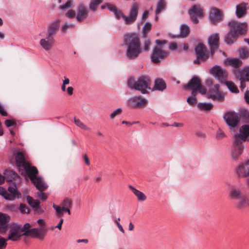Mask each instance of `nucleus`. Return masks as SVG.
I'll return each instance as SVG.
<instances>
[{"instance_id":"7ed1b4c3","label":"nucleus","mask_w":249,"mask_h":249,"mask_svg":"<svg viewBox=\"0 0 249 249\" xmlns=\"http://www.w3.org/2000/svg\"><path fill=\"white\" fill-rule=\"evenodd\" d=\"M23 168V172H24V171H25L30 180L38 190L44 191L47 188L48 186L44 182L43 179L37 176L38 171L36 167L31 166L30 163H29Z\"/></svg>"},{"instance_id":"a211bd4d","label":"nucleus","mask_w":249,"mask_h":249,"mask_svg":"<svg viewBox=\"0 0 249 249\" xmlns=\"http://www.w3.org/2000/svg\"><path fill=\"white\" fill-rule=\"evenodd\" d=\"M55 43L54 37L48 36L41 38L39 41V44L43 49L47 52L50 51L53 47Z\"/></svg>"},{"instance_id":"a18cd8bd","label":"nucleus","mask_w":249,"mask_h":249,"mask_svg":"<svg viewBox=\"0 0 249 249\" xmlns=\"http://www.w3.org/2000/svg\"><path fill=\"white\" fill-rule=\"evenodd\" d=\"M53 208L55 209L56 211V215L58 217H62L64 215V210L63 208L56 205L55 204L53 205Z\"/></svg>"},{"instance_id":"4be33fe9","label":"nucleus","mask_w":249,"mask_h":249,"mask_svg":"<svg viewBox=\"0 0 249 249\" xmlns=\"http://www.w3.org/2000/svg\"><path fill=\"white\" fill-rule=\"evenodd\" d=\"M10 220V216L7 214L0 213V233H5L9 227L8 223Z\"/></svg>"},{"instance_id":"5fc2aeb1","label":"nucleus","mask_w":249,"mask_h":249,"mask_svg":"<svg viewBox=\"0 0 249 249\" xmlns=\"http://www.w3.org/2000/svg\"><path fill=\"white\" fill-rule=\"evenodd\" d=\"M74 24L66 23L62 27L61 31L62 32L65 33L68 29H72L74 28Z\"/></svg>"},{"instance_id":"6ab92c4d","label":"nucleus","mask_w":249,"mask_h":249,"mask_svg":"<svg viewBox=\"0 0 249 249\" xmlns=\"http://www.w3.org/2000/svg\"><path fill=\"white\" fill-rule=\"evenodd\" d=\"M210 72L212 74L214 75L215 78L221 81L225 80L227 77V72L218 66L213 67L211 69Z\"/></svg>"},{"instance_id":"0eeeda50","label":"nucleus","mask_w":249,"mask_h":249,"mask_svg":"<svg viewBox=\"0 0 249 249\" xmlns=\"http://www.w3.org/2000/svg\"><path fill=\"white\" fill-rule=\"evenodd\" d=\"M169 55V53L163 50L162 47L155 46L151 55L152 62L155 64L160 63L161 60L165 59Z\"/></svg>"},{"instance_id":"a19ab883","label":"nucleus","mask_w":249,"mask_h":249,"mask_svg":"<svg viewBox=\"0 0 249 249\" xmlns=\"http://www.w3.org/2000/svg\"><path fill=\"white\" fill-rule=\"evenodd\" d=\"M241 200L238 205V207L242 208L247 206L249 207V198L247 197H243L241 198Z\"/></svg>"},{"instance_id":"a878e982","label":"nucleus","mask_w":249,"mask_h":249,"mask_svg":"<svg viewBox=\"0 0 249 249\" xmlns=\"http://www.w3.org/2000/svg\"><path fill=\"white\" fill-rule=\"evenodd\" d=\"M222 15L220 10L216 8H212L210 14V19L212 23L215 24L220 21Z\"/></svg>"},{"instance_id":"37998d69","label":"nucleus","mask_w":249,"mask_h":249,"mask_svg":"<svg viewBox=\"0 0 249 249\" xmlns=\"http://www.w3.org/2000/svg\"><path fill=\"white\" fill-rule=\"evenodd\" d=\"M151 24L149 22H146L142 28V34L143 37L146 38L147 36V33L151 30Z\"/></svg>"},{"instance_id":"20e7f679","label":"nucleus","mask_w":249,"mask_h":249,"mask_svg":"<svg viewBox=\"0 0 249 249\" xmlns=\"http://www.w3.org/2000/svg\"><path fill=\"white\" fill-rule=\"evenodd\" d=\"M31 227L30 224L28 223L24 224L23 226L17 223L10 224L8 227L9 232L6 240L12 241L18 240L21 236H24L23 232H24L26 229L30 228Z\"/></svg>"},{"instance_id":"58836bf2","label":"nucleus","mask_w":249,"mask_h":249,"mask_svg":"<svg viewBox=\"0 0 249 249\" xmlns=\"http://www.w3.org/2000/svg\"><path fill=\"white\" fill-rule=\"evenodd\" d=\"M165 5L166 3L164 0H159L156 10V15L159 14L164 9Z\"/></svg>"},{"instance_id":"f3484780","label":"nucleus","mask_w":249,"mask_h":249,"mask_svg":"<svg viewBox=\"0 0 249 249\" xmlns=\"http://www.w3.org/2000/svg\"><path fill=\"white\" fill-rule=\"evenodd\" d=\"M234 139H239V141L242 143L246 141H249V125H242L240 128L239 133L235 135Z\"/></svg>"},{"instance_id":"c9c22d12","label":"nucleus","mask_w":249,"mask_h":249,"mask_svg":"<svg viewBox=\"0 0 249 249\" xmlns=\"http://www.w3.org/2000/svg\"><path fill=\"white\" fill-rule=\"evenodd\" d=\"M103 0H91L89 3V8L92 11L97 10L98 6L103 2Z\"/></svg>"},{"instance_id":"864d4df0","label":"nucleus","mask_w":249,"mask_h":249,"mask_svg":"<svg viewBox=\"0 0 249 249\" xmlns=\"http://www.w3.org/2000/svg\"><path fill=\"white\" fill-rule=\"evenodd\" d=\"M122 112V109L121 108H118L110 114V118L111 119H113L117 115L121 114Z\"/></svg>"},{"instance_id":"c85d7f7f","label":"nucleus","mask_w":249,"mask_h":249,"mask_svg":"<svg viewBox=\"0 0 249 249\" xmlns=\"http://www.w3.org/2000/svg\"><path fill=\"white\" fill-rule=\"evenodd\" d=\"M4 178L8 182L12 181L19 176L16 172L12 170H6L4 172Z\"/></svg>"},{"instance_id":"9b49d317","label":"nucleus","mask_w":249,"mask_h":249,"mask_svg":"<svg viewBox=\"0 0 249 249\" xmlns=\"http://www.w3.org/2000/svg\"><path fill=\"white\" fill-rule=\"evenodd\" d=\"M224 119L228 125L234 127L239 122L240 117L235 112L230 111L225 114Z\"/></svg>"},{"instance_id":"423d86ee","label":"nucleus","mask_w":249,"mask_h":249,"mask_svg":"<svg viewBox=\"0 0 249 249\" xmlns=\"http://www.w3.org/2000/svg\"><path fill=\"white\" fill-rule=\"evenodd\" d=\"M184 89H192V94L195 95L199 92L202 94H205L207 90L206 88L201 84L200 79L196 77H193L187 84H185L183 86Z\"/></svg>"},{"instance_id":"2eb2a0df","label":"nucleus","mask_w":249,"mask_h":249,"mask_svg":"<svg viewBox=\"0 0 249 249\" xmlns=\"http://www.w3.org/2000/svg\"><path fill=\"white\" fill-rule=\"evenodd\" d=\"M8 191L3 187H0V195L3 196L7 200H13L18 195V192L17 190L16 187L10 186L8 188Z\"/></svg>"},{"instance_id":"052dcab7","label":"nucleus","mask_w":249,"mask_h":249,"mask_svg":"<svg viewBox=\"0 0 249 249\" xmlns=\"http://www.w3.org/2000/svg\"><path fill=\"white\" fill-rule=\"evenodd\" d=\"M225 136L224 132L221 130L219 129L216 134V138L217 139H221L224 138Z\"/></svg>"},{"instance_id":"1a4fd4ad","label":"nucleus","mask_w":249,"mask_h":249,"mask_svg":"<svg viewBox=\"0 0 249 249\" xmlns=\"http://www.w3.org/2000/svg\"><path fill=\"white\" fill-rule=\"evenodd\" d=\"M196 55V59L194 60V63L198 65L200 63V61H205L209 58V54L207 53V48L206 46L202 44H198L195 49Z\"/></svg>"},{"instance_id":"9d476101","label":"nucleus","mask_w":249,"mask_h":249,"mask_svg":"<svg viewBox=\"0 0 249 249\" xmlns=\"http://www.w3.org/2000/svg\"><path fill=\"white\" fill-rule=\"evenodd\" d=\"M236 173L239 178H247V183L249 186V160L241 163L237 167Z\"/></svg>"},{"instance_id":"72a5a7b5","label":"nucleus","mask_w":249,"mask_h":249,"mask_svg":"<svg viewBox=\"0 0 249 249\" xmlns=\"http://www.w3.org/2000/svg\"><path fill=\"white\" fill-rule=\"evenodd\" d=\"M154 88L156 90H163L166 88V84L161 79H157L155 81Z\"/></svg>"},{"instance_id":"338daca9","label":"nucleus","mask_w":249,"mask_h":249,"mask_svg":"<svg viewBox=\"0 0 249 249\" xmlns=\"http://www.w3.org/2000/svg\"><path fill=\"white\" fill-rule=\"evenodd\" d=\"M177 48V44L176 43H172L170 44L169 49L171 50H175Z\"/></svg>"},{"instance_id":"f03ea898","label":"nucleus","mask_w":249,"mask_h":249,"mask_svg":"<svg viewBox=\"0 0 249 249\" xmlns=\"http://www.w3.org/2000/svg\"><path fill=\"white\" fill-rule=\"evenodd\" d=\"M152 81L149 76L147 75H142L137 80H135L133 77L128 79L127 81L128 86L145 94L147 92V89H151Z\"/></svg>"},{"instance_id":"13d9d810","label":"nucleus","mask_w":249,"mask_h":249,"mask_svg":"<svg viewBox=\"0 0 249 249\" xmlns=\"http://www.w3.org/2000/svg\"><path fill=\"white\" fill-rule=\"evenodd\" d=\"M76 14L74 10L71 9L69 10L66 13V16L70 18H72L75 17Z\"/></svg>"},{"instance_id":"f257e3e1","label":"nucleus","mask_w":249,"mask_h":249,"mask_svg":"<svg viewBox=\"0 0 249 249\" xmlns=\"http://www.w3.org/2000/svg\"><path fill=\"white\" fill-rule=\"evenodd\" d=\"M124 43L127 46L126 55L129 59L137 58L142 53L140 40L136 34H126L124 36Z\"/></svg>"},{"instance_id":"f8f14e48","label":"nucleus","mask_w":249,"mask_h":249,"mask_svg":"<svg viewBox=\"0 0 249 249\" xmlns=\"http://www.w3.org/2000/svg\"><path fill=\"white\" fill-rule=\"evenodd\" d=\"M244 149L243 143L239 141V139H234L231 149V157L233 160H238Z\"/></svg>"},{"instance_id":"473e14b6","label":"nucleus","mask_w":249,"mask_h":249,"mask_svg":"<svg viewBox=\"0 0 249 249\" xmlns=\"http://www.w3.org/2000/svg\"><path fill=\"white\" fill-rule=\"evenodd\" d=\"M129 188L137 197L138 200L144 201L146 199V196L142 192H140L131 186H129Z\"/></svg>"},{"instance_id":"e2e57ef3","label":"nucleus","mask_w":249,"mask_h":249,"mask_svg":"<svg viewBox=\"0 0 249 249\" xmlns=\"http://www.w3.org/2000/svg\"><path fill=\"white\" fill-rule=\"evenodd\" d=\"M0 113L3 116H7L8 115L7 113L4 110L1 105H0Z\"/></svg>"},{"instance_id":"bf43d9fd","label":"nucleus","mask_w":249,"mask_h":249,"mask_svg":"<svg viewBox=\"0 0 249 249\" xmlns=\"http://www.w3.org/2000/svg\"><path fill=\"white\" fill-rule=\"evenodd\" d=\"M5 124L8 127L15 125L16 124V123L10 120H6L5 121Z\"/></svg>"},{"instance_id":"4c0bfd02","label":"nucleus","mask_w":249,"mask_h":249,"mask_svg":"<svg viewBox=\"0 0 249 249\" xmlns=\"http://www.w3.org/2000/svg\"><path fill=\"white\" fill-rule=\"evenodd\" d=\"M240 79L246 80L247 81H249V67H245L240 72Z\"/></svg>"},{"instance_id":"cd10ccee","label":"nucleus","mask_w":249,"mask_h":249,"mask_svg":"<svg viewBox=\"0 0 249 249\" xmlns=\"http://www.w3.org/2000/svg\"><path fill=\"white\" fill-rule=\"evenodd\" d=\"M238 36L230 28V32L225 36V41L228 44H232L238 38Z\"/></svg>"},{"instance_id":"ea45409f","label":"nucleus","mask_w":249,"mask_h":249,"mask_svg":"<svg viewBox=\"0 0 249 249\" xmlns=\"http://www.w3.org/2000/svg\"><path fill=\"white\" fill-rule=\"evenodd\" d=\"M225 84L230 90L232 92L238 93L239 92L237 86L232 82L227 81Z\"/></svg>"},{"instance_id":"5701e85b","label":"nucleus","mask_w":249,"mask_h":249,"mask_svg":"<svg viewBox=\"0 0 249 249\" xmlns=\"http://www.w3.org/2000/svg\"><path fill=\"white\" fill-rule=\"evenodd\" d=\"M60 27L59 20H55L49 23L47 28V36L54 37Z\"/></svg>"},{"instance_id":"8fccbe9b","label":"nucleus","mask_w":249,"mask_h":249,"mask_svg":"<svg viewBox=\"0 0 249 249\" xmlns=\"http://www.w3.org/2000/svg\"><path fill=\"white\" fill-rule=\"evenodd\" d=\"M196 95L194 96L191 94V96L187 98V102L189 104L194 106L196 104L197 99L196 98Z\"/></svg>"},{"instance_id":"393cba45","label":"nucleus","mask_w":249,"mask_h":249,"mask_svg":"<svg viewBox=\"0 0 249 249\" xmlns=\"http://www.w3.org/2000/svg\"><path fill=\"white\" fill-rule=\"evenodd\" d=\"M15 160L17 166L20 169L24 167L29 162L27 161L24 154L20 151L17 152L15 154Z\"/></svg>"},{"instance_id":"603ef678","label":"nucleus","mask_w":249,"mask_h":249,"mask_svg":"<svg viewBox=\"0 0 249 249\" xmlns=\"http://www.w3.org/2000/svg\"><path fill=\"white\" fill-rule=\"evenodd\" d=\"M72 0H68L65 4L59 6L60 9H67L71 7L72 5Z\"/></svg>"},{"instance_id":"49530a36","label":"nucleus","mask_w":249,"mask_h":249,"mask_svg":"<svg viewBox=\"0 0 249 249\" xmlns=\"http://www.w3.org/2000/svg\"><path fill=\"white\" fill-rule=\"evenodd\" d=\"M144 41L143 42V50L144 51L147 52L149 50L151 44V41L150 38H147L146 36V38H144Z\"/></svg>"},{"instance_id":"680f3d73","label":"nucleus","mask_w":249,"mask_h":249,"mask_svg":"<svg viewBox=\"0 0 249 249\" xmlns=\"http://www.w3.org/2000/svg\"><path fill=\"white\" fill-rule=\"evenodd\" d=\"M167 42V41L165 40H156V44H157V46H160L161 47V45L162 44H166Z\"/></svg>"},{"instance_id":"c756f323","label":"nucleus","mask_w":249,"mask_h":249,"mask_svg":"<svg viewBox=\"0 0 249 249\" xmlns=\"http://www.w3.org/2000/svg\"><path fill=\"white\" fill-rule=\"evenodd\" d=\"M226 63L229 65L232 66V67L237 68L240 67L242 65V62L239 59L234 58V59H231L227 58L226 60Z\"/></svg>"},{"instance_id":"7c9ffc66","label":"nucleus","mask_w":249,"mask_h":249,"mask_svg":"<svg viewBox=\"0 0 249 249\" xmlns=\"http://www.w3.org/2000/svg\"><path fill=\"white\" fill-rule=\"evenodd\" d=\"M27 201L35 211H37L40 204V202L39 201L35 200L31 196H27Z\"/></svg>"},{"instance_id":"09e8293b","label":"nucleus","mask_w":249,"mask_h":249,"mask_svg":"<svg viewBox=\"0 0 249 249\" xmlns=\"http://www.w3.org/2000/svg\"><path fill=\"white\" fill-rule=\"evenodd\" d=\"M106 8H108L110 11L113 13L117 9L115 6L109 3H107L101 6L102 9H104Z\"/></svg>"},{"instance_id":"bb28decb","label":"nucleus","mask_w":249,"mask_h":249,"mask_svg":"<svg viewBox=\"0 0 249 249\" xmlns=\"http://www.w3.org/2000/svg\"><path fill=\"white\" fill-rule=\"evenodd\" d=\"M247 3L242 2L236 5V15L237 18H241L247 14Z\"/></svg>"},{"instance_id":"6e6552de","label":"nucleus","mask_w":249,"mask_h":249,"mask_svg":"<svg viewBox=\"0 0 249 249\" xmlns=\"http://www.w3.org/2000/svg\"><path fill=\"white\" fill-rule=\"evenodd\" d=\"M46 232L47 230L45 228L42 227L39 228L27 229L23 232V235L25 236H29L43 240L46 234Z\"/></svg>"},{"instance_id":"f704fd0d","label":"nucleus","mask_w":249,"mask_h":249,"mask_svg":"<svg viewBox=\"0 0 249 249\" xmlns=\"http://www.w3.org/2000/svg\"><path fill=\"white\" fill-rule=\"evenodd\" d=\"M213 106L211 103H199L197 104V107L203 111H209L212 109Z\"/></svg>"},{"instance_id":"4468645a","label":"nucleus","mask_w":249,"mask_h":249,"mask_svg":"<svg viewBox=\"0 0 249 249\" xmlns=\"http://www.w3.org/2000/svg\"><path fill=\"white\" fill-rule=\"evenodd\" d=\"M127 103L130 107L136 108L144 107L147 105L148 101L141 96H135L129 99Z\"/></svg>"},{"instance_id":"de8ad7c7","label":"nucleus","mask_w":249,"mask_h":249,"mask_svg":"<svg viewBox=\"0 0 249 249\" xmlns=\"http://www.w3.org/2000/svg\"><path fill=\"white\" fill-rule=\"evenodd\" d=\"M19 211L22 213H29L30 212V210L28 207L23 203H20L19 206Z\"/></svg>"},{"instance_id":"3c124183","label":"nucleus","mask_w":249,"mask_h":249,"mask_svg":"<svg viewBox=\"0 0 249 249\" xmlns=\"http://www.w3.org/2000/svg\"><path fill=\"white\" fill-rule=\"evenodd\" d=\"M62 208H71L72 205V201L69 198L65 199L62 202Z\"/></svg>"},{"instance_id":"c03bdc74","label":"nucleus","mask_w":249,"mask_h":249,"mask_svg":"<svg viewBox=\"0 0 249 249\" xmlns=\"http://www.w3.org/2000/svg\"><path fill=\"white\" fill-rule=\"evenodd\" d=\"M239 54L240 57L242 58H247L249 56V52L248 50L245 47L242 48L239 50Z\"/></svg>"},{"instance_id":"4d7b16f0","label":"nucleus","mask_w":249,"mask_h":249,"mask_svg":"<svg viewBox=\"0 0 249 249\" xmlns=\"http://www.w3.org/2000/svg\"><path fill=\"white\" fill-rule=\"evenodd\" d=\"M7 240L0 236V249H3L7 246Z\"/></svg>"},{"instance_id":"79ce46f5","label":"nucleus","mask_w":249,"mask_h":249,"mask_svg":"<svg viewBox=\"0 0 249 249\" xmlns=\"http://www.w3.org/2000/svg\"><path fill=\"white\" fill-rule=\"evenodd\" d=\"M74 122L75 124L80 128L84 130H90V128L87 127V125L84 124L79 119L75 117L74 118Z\"/></svg>"},{"instance_id":"ddd939ff","label":"nucleus","mask_w":249,"mask_h":249,"mask_svg":"<svg viewBox=\"0 0 249 249\" xmlns=\"http://www.w3.org/2000/svg\"><path fill=\"white\" fill-rule=\"evenodd\" d=\"M229 25L232 29V31H234L238 36L243 35L247 32V23H239L236 21L233 20L229 23Z\"/></svg>"},{"instance_id":"aec40b11","label":"nucleus","mask_w":249,"mask_h":249,"mask_svg":"<svg viewBox=\"0 0 249 249\" xmlns=\"http://www.w3.org/2000/svg\"><path fill=\"white\" fill-rule=\"evenodd\" d=\"M189 13L192 21L195 24H196L198 22L197 17H202L203 13V10L200 6L195 5L189 10Z\"/></svg>"},{"instance_id":"dca6fc26","label":"nucleus","mask_w":249,"mask_h":249,"mask_svg":"<svg viewBox=\"0 0 249 249\" xmlns=\"http://www.w3.org/2000/svg\"><path fill=\"white\" fill-rule=\"evenodd\" d=\"M219 85L218 84L214 85L209 90L207 97L209 99L213 100H217L221 102L224 99V96L219 90Z\"/></svg>"},{"instance_id":"b1692460","label":"nucleus","mask_w":249,"mask_h":249,"mask_svg":"<svg viewBox=\"0 0 249 249\" xmlns=\"http://www.w3.org/2000/svg\"><path fill=\"white\" fill-rule=\"evenodd\" d=\"M219 36L217 34L211 35L209 38V45L211 48V51L213 54L218 49L219 43Z\"/></svg>"},{"instance_id":"39448f33","label":"nucleus","mask_w":249,"mask_h":249,"mask_svg":"<svg viewBox=\"0 0 249 249\" xmlns=\"http://www.w3.org/2000/svg\"><path fill=\"white\" fill-rule=\"evenodd\" d=\"M139 9V5L137 2H134L131 6L128 16H125L117 9L114 11V14L117 19L123 18L126 25H130L134 23L137 18Z\"/></svg>"},{"instance_id":"e433bc0d","label":"nucleus","mask_w":249,"mask_h":249,"mask_svg":"<svg viewBox=\"0 0 249 249\" xmlns=\"http://www.w3.org/2000/svg\"><path fill=\"white\" fill-rule=\"evenodd\" d=\"M190 28L186 24H182L180 27V36L182 37H187L190 34Z\"/></svg>"},{"instance_id":"412c9836","label":"nucleus","mask_w":249,"mask_h":249,"mask_svg":"<svg viewBox=\"0 0 249 249\" xmlns=\"http://www.w3.org/2000/svg\"><path fill=\"white\" fill-rule=\"evenodd\" d=\"M76 20L79 22L83 21L89 15V11L86 5L84 4H80L78 5L77 9Z\"/></svg>"},{"instance_id":"69168bd1","label":"nucleus","mask_w":249,"mask_h":249,"mask_svg":"<svg viewBox=\"0 0 249 249\" xmlns=\"http://www.w3.org/2000/svg\"><path fill=\"white\" fill-rule=\"evenodd\" d=\"M37 222L38 224V225L41 226V227H44V228H45V222L43 219H39L37 220Z\"/></svg>"},{"instance_id":"2f4dec72","label":"nucleus","mask_w":249,"mask_h":249,"mask_svg":"<svg viewBox=\"0 0 249 249\" xmlns=\"http://www.w3.org/2000/svg\"><path fill=\"white\" fill-rule=\"evenodd\" d=\"M229 196L231 199H240L242 197V194L238 189L232 187Z\"/></svg>"},{"instance_id":"6e6d98bb","label":"nucleus","mask_w":249,"mask_h":249,"mask_svg":"<svg viewBox=\"0 0 249 249\" xmlns=\"http://www.w3.org/2000/svg\"><path fill=\"white\" fill-rule=\"evenodd\" d=\"M39 191V192L36 193V196L41 199L42 201H45L47 199V196L44 193H42V191Z\"/></svg>"},{"instance_id":"0e129e2a","label":"nucleus","mask_w":249,"mask_h":249,"mask_svg":"<svg viewBox=\"0 0 249 249\" xmlns=\"http://www.w3.org/2000/svg\"><path fill=\"white\" fill-rule=\"evenodd\" d=\"M66 91L69 95H71L73 94V88L72 87H69Z\"/></svg>"},{"instance_id":"774afa93","label":"nucleus","mask_w":249,"mask_h":249,"mask_svg":"<svg viewBox=\"0 0 249 249\" xmlns=\"http://www.w3.org/2000/svg\"><path fill=\"white\" fill-rule=\"evenodd\" d=\"M246 102L249 104V91L246 92L244 96Z\"/></svg>"}]
</instances>
